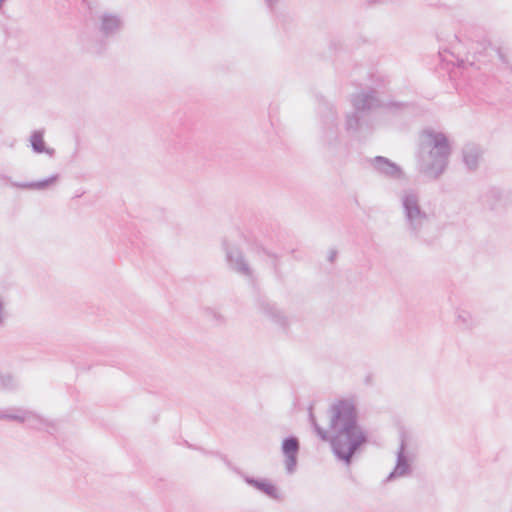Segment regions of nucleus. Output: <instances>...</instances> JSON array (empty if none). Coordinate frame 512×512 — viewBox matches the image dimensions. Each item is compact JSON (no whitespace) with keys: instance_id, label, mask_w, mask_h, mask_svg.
Listing matches in <instances>:
<instances>
[{"instance_id":"nucleus-1","label":"nucleus","mask_w":512,"mask_h":512,"mask_svg":"<svg viewBox=\"0 0 512 512\" xmlns=\"http://www.w3.org/2000/svg\"><path fill=\"white\" fill-rule=\"evenodd\" d=\"M330 412L332 451L338 460L350 465L355 454L368 443V435L358 424L357 408L352 400H338Z\"/></svg>"},{"instance_id":"nucleus-2","label":"nucleus","mask_w":512,"mask_h":512,"mask_svg":"<svg viewBox=\"0 0 512 512\" xmlns=\"http://www.w3.org/2000/svg\"><path fill=\"white\" fill-rule=\"evenodd\" d=\"M451 148L448 138L441 132L425 129L420 134L419 170L431 179H437L445 171Z\"/></svg>"},{"instance_id":"nucleus-3","label":"nucleus","mask_w":512,"mask_h":512,"mask_svg":"<svg viewBox=\"0 0 512 512\" xmlns=\"http://www.w3.org/2000/svg\"><path fill=\"white\" fill-rule=\"evenodd\" d=\"M351 103L355 112L347 115L346 130L357 131L360 127L359 113H367L378 108H388L390 110H401L405 107V103L401 102H385L379 97V92L369 88L352 95Z\"/></svg>"},{"instance_id":"nucleus-4","label":"nucleus","mask_w":512,"mask_h":512,"mask_svg":"<svg viewBox=\"0 0 512 512\" xmlns=\"http://www.w3.org/2000/svg\"><path fill=\"white\" fill-rule=\"evenodd\" d=\"M319 113L321 115V144L328 156L337 157L346 151L339 136L337 113L334 107L324 100L319 104Z\"/></svg>"},{"instance_id":"nucleus-5","label":"nucleus","mask_w":512,"mask_h":512,"mask_svg":"<svg viewBox=\"0 0 512 512\" xmlns=\"http://www.w3.org/2000/svg\"><path fill=\"white\" fill-rule=\"evenodd\" d=\"M400 200L407 230L412 237L422 239V233L429 225L430 218L420 206L418 193L413 189H406Z\"/></svg>"},{"instance_id":"nucleus-6","label":"nucleus","mask_w":512,"mask_h":512,"mask_svg":"<svg viewBox=\"0 0 512 512\" xmlns=\"http://www.w3.org/2000/svg\"><path fill=\"white\" fill-rule=\"evenodd\" d=\"M226 260L229 264V267L235 271L236 273L247 277L253 278V270L250 267L249 263L244 257L243 252L235 245H231L229 243H224Z\"/></svg>"},{"instance_id":"nucleus-7","label":"nucleus","mask_w":512,"mask_h":512,"mask_svg":"<svg viewBox=\"0 0 512 512\" xmlns=\"http://www.w3.org/2000/svg\"><path fill=\"white\" fill-rule=\"evenodd\" d=\"M373 170L388 179L405 180L406 176L402 168L384 156H376L368 160Z\"/></svg>"},{"instance_id":"nucleus-8","label":"nucleus","mask_w":512,"mask_h":512,"mask_svg":"<svg viewBox=\"0 0 512 512\" xmlns=\"http://www.w3.org/2000/svg\"><path fill=\"white\" fill-rule=\"evenodd\" d=\"M281 451L284 456L285 469L288 474H293L298 464V454L300 451L299 439L290 435L283 439Z\"/></svg>"},{"instance_id":"nucleus-9","label":"nucleus","mask_w":512,"mask_h":512,"mask_svg":"<svg viewBox=\"0 0 512 512\" xmlns=\"http://www.w3.org/2000/svg\"><path fill=\"white\" fill-rule=\"evenodd\" d=\"M123 20L118 14L104 12L99 16L98 29L106 37H113L121 31Z\"/></svg>"},{"instance_id":"nucleus-10","label":"nucleus","mask_w":512,"mask_h":512,"mask_svg":"<svg viewBox=\"0 0 512 512\" xmlns=\"http://www.w3.org/2000/svg\"><path fill=\"white\" fill-rule=\"evenodd\" d=\"M259 310L261 313L270 319L274 324L278 325L282 329H286L289 325L288 318L281 311L276 304L267 300H261L259 302Z\"/></svg>"},{"instance_id":"nucleus-11","label":"nucleus","mask_w":512,"mask_h":512,"mask_svg":"<svg viewBox=\"0 0 512 512\" xmlns=\"http://www.w3.org/2000/svg\"><path fill=\"white\" fill-rule=\"evenodd\" d=\"M406 450V442L405 440H401L399 450L397 452V460L396 465L392 472L387 476V481H392L397 477L407 476L411 473V465L409 459L405 453Z\"/></svg>"},{"instance_id":"nucleus-12","label":"nucleus","mask_w":512,"mask_h":512,"mask_svg":"<svg viewBox=\"0 0 512 512\" xmlns=\"http://www.w3.org/2000/svg\"><path fill=\"white\" fill-rule=\"evenodd\" d=\"M241 477L249 486H252L256 490L264 493L271 499L278 500L280 498L278 488L265 478H255L246 474H241Z\"/></svg>"},{"instance_id":"nucleus-13","label":"nucleus","mask_w":512,"mask_h":512,"mask_svg":"<svg viewBox=\"0 0 512 512\" xmlns=\"http://www.w3.org/2000/svg\"><path fill=\"white\" fill-rule=\"evenodd\" d=\"M19 418V424L27 423L28 428L37 431L43 430L45 423H50V419L23 407H21Z\"/></svg>"},{"instance_id":"nucleus-14","label":"nucleus","mask_w":512,"mask_h":512,"mask_svg":"<svg viewBox=\"0 0 512 512\" xmlns=\"http://www.w3.org/2000/svg\"><path fill=\"white\" fill-rule=\"evenodd\" d=\"M463 161L469 170L477 169L481 158V149L475 144H468L463 148Z\"/></svg>"},{"instance_id":"nucleus-15","label":"nucleus","mask_w":512,"mask_h":512,"mask_svg":"<svg viewBox=\"0 0 512 512\" xmlns=\"http://www.w3.org/2000/svg\"><path fill=\"white\" fill-rule=\"evenodd\" d=\"M455 314V323L462 330L470 331L479 324L478 320L467 310L457 309Z\"/></svg>"},{"instance_id":"nucleus-16","label":"nucleus","mask_w":512,"mask_h":512,"mask_svg":"<svg viewBox=\"0 0 512 512\" xmlns=\"http://www.w3.org/2000/svg\"><path fill=\"white\" fill-rule=\"evenodd\" d=\"M29 141L35 153H46L53 156L54 149L46 147L42 131H34L31 134Z\"/></svg>"},{"instance_id":"nucleus-17","label":"nucleus","mask_w":512,"mask_h":512,"mask_svg":"<svg viewBox=\"0 0 512 512\" xmlns=\"http://www.w3.org/2000/svg\"><path fill=\"white\" fill-rule=\"evenodd\" d=\"M57 179H58V175H55V176H52L50 178H47V179H44L41 181L21 183V184H16V186L20 187V188H24V189L45 190L50 185L55 183L57 181Z\"/></svg>"},{"instance_id":"nucleus-18","label":"nucleus","mask_w":512,"mask_h":512,"mask_svg":"<svg viewBox=\"0 0 512 512\" xmlns=\"http://www.w3.org/2000/svg\"><path fill=\"white\" fill-rule=\"evenodd\" d=\"M21 407L0 408V421L19 422Z\"/></svg>"},{"instance_id":"nucleus-19","label":"nucleus","mask_w":512,"mask_h":512,"mask_svg":"<svg viewBox=\"0 0 512 512\" xmlns=\"http://www.w3.org/2000/svg\"><path fill=\"white\" fill-rule=\"evenodd\" d=\"M501 197L502 194L498 189H491L486 193L484 201L490 206L491 209H495L497 202L500 201Z\"/></svg>"},{"instance_id":"nucleus-20","label":"nucleus","mask_w":512,"mask_h":512,"mask_svg":"<svg viewBox=\"0 0 512 512\" xmlns=\"http://www.w3.org/2000/svg\"><path fill=\"white\" fill-rule=\"evenodd\" d=\"M204 316L215 324L224 323L223 315L214 308L206 307L203 309Z\"/></svg>"},{"instance_id":"nucleus-21","label":"nucleus","mask_w":512,"mask_h":512,"mask_svg":"<svg viewBox=\"0 0 512 512\" xmlns=\"http://www.w3.org/2000/svg\"><path fill=\"white\" fill-rule=\"evenodd\" d=\"M310 420L312 427L315 431V433L319 436V438L323 441H329L331 439V434L325 429H323L317 422L313 414H310Z\"/></svg>"},{"instance_id":"nucleus-22","label":"nucleus","mask_w":512,"mask_h":512,"mask_svg":"<svg viewBox=\"0 0 512 512\" xmlns=\"http://www.w3.org/2000/svg\"><path fill=\"white\" fill-rule=\"evenodd\" d=\"M200 451L207 455L219 457L229 469L235 471L240 476H241V474H244L238 468H236L232 465L231 461L227 458L226 455L221 454L220 452H215V451H205L204 449H200Z\"/></svg>"},{"instance_id":"nucleus-23","label":"nucleus","mask_w":512,"mask_h":512,"mask_svg":"<svg viewBox=\"0 0 512 512\" xmlns=\"http://www.w3.org/2000/svg\"><path fill=\"white\" fill-rule=\"evenodd\" d=\"M71 142H72V146H73L71 158L75 159L81 149V143H82L81 135L78 132L73 133Z\"/></svg>"},{"instance_id":"nucleus-24","label":"nucleus","mask_w":512,"mask_h":512,"mask_svg":"<svg viewBox=\"0 0 512 512\" xmlns=\"http://www.w3.org/2000/svg\"><path fill=\"white\" fill-rule=\"evenodd\" d=\"M15 380L13 374L7 370L0 369V384H8Z\"/></svg>"},{"instance_id":"nucleus-25","label":"nucleus","mask_w":512,"mask_h":512,"mask_svg":"<svg viewBox=\"0 0 512 512\" xmlns=\"http://www.w3.org/2000/svg\"><path fill=\"white\" fill-rule=\"evenodd\" d=\"M59 421L50 420V423H45L44 429L50 435H54V433L58 430Z\"/></svg>"},{"instance_id":"nucleus-26","label":"nucleus","mask_w":512,"mask_h":512,"mask_svg":"<svg viewBox=\"0 0 512 512\" xmlns=\"http://www.w3.org/2000/svg\"><path fill=\"white\" fill-rule=\"evenodd\" d=\"M6 318L5 303L3 298L0 296V327L5 325Z\"/></svg>"},{"instance_id":"nucleus-27","label":"nucleus","mask_w":512,"mask_h":512,"mask_svg":"<svg viewBox=\"0 0 512 512\" xmlns=\"http://www.w3.org/2000/svg\"><path fill=\"white\" fill-rule=\"evenodd\" d=\"M496 52L500 58V60L504 63V64H508V59L506 57V55L502 52V50L500 48H496Z\"/></svg>"},{"instance_id":"nucleus-28","label":"nucleus","mask_w":512,"mask_h":512,"mask_svg":"<svg viewBox=\"0 0 512 512\" xmlns=\"http://www.w3.org/2000/svg\"><path fill=\"white\" fill-rule=\"evenodd\" d=\"M266 5L269 7V8H273L279 0H264Z\"/></svg>"},{"instance_id":"nucleus-29","label":"nucleus","mask_w":512,"mask_h":512,"mask_svg":"<svg viewBox=\"0 0 512 512\" xmlns=\"http://www.w3.org/2000/svg\"><path fill=\"white\" fill-rule=\"evenodd\" d=\"M336 255H337L336 251H331L330 255H329V261L333 262Z\"/></svg>"},{"instance_id":"nucleus-30","label":"nucleus","mask_w":512,"mask_h":512,"mask_svg":"<svg viewBox=\"0 0 512 512\" xmlns=\"http://www.w3.org/2000/svg\"><path fill=\"white\" fill-rule=\"evenodd\" d=\"M368 2H369L370 4H372V3H382V2H383V0H368Z\"/></svg>"}]
</instances>
